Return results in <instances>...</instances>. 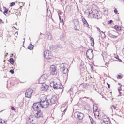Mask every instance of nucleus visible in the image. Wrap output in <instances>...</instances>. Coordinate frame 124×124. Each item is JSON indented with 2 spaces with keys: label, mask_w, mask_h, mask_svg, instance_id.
I'll return each mask as SVG.
<instances>
[{
  "label": "nucleus",
  "mask_w": 124,
  "mask_h": 124,
  "mask_svg": "<svg viewBox=\"0 0 124 124\" xmlns=\"http://www.w3.org/2000/svg\"><path fill=\"white\" fill-rule=\"evenodd\" d=\"M111 108L112 110H116L117 109V107L115 106L114 105H112L111 106Z\"/></svg>",
  "instance_id": "obj_26"
},
{
  "label": "nucleus",
  "mask_w": 124,
  "mask_h": 124,
  "mask_svg": "<svg viewBox=\"0 0 124 124\" xmlns=\"http://www.w3.org/2000/svg\"><path fill=\"white\" fill-rule=\"evenodd\" d=\"M58 100V97L57 96H53L50 99L51 104H55Z\"/></svg>",
  "instance_id": "obj_16"
},
{
  "label": "nucleus",
  "mask_w": 124,
  "mask_h": 124,
  "mask_svg": "<svg viewBox=\"0 0 124 124\" xmlns=\"http://www.w3.org/2000/svg\"><path fill=\"white\" fill-rule=\"evenodd\" d=\"M91 41L92 42H94V40L93 39V38L91 37Z\"/></svg>",
  "instance_id": "obj_37"
},
{
  "label": "nucleus",
  "mask_w": 124,
  "mask_h": 124,
  "mask_svg": "<svg viewBox=\"0 0 124 124\" xmlns=\"http://www.w3.org/2000/svg\"><path fill=\"white\" fill-rule=\"evenodd\" d=\"M113 23V20H110L108 22V24H112Z\"/></svg>",
  "instance_id": "obj_36"
},
{
  "label": "nucleus",
  "mask_w": 124,
  "mask_h": 124,
  "mask_svg": "<svg viewBox=\"0 0 124 124\" xmlns=\"http://www.w3.org/2000/svg\"><path fill=\"white\" fill-rule=\"evenodd\" d=\"M90 120H91V123L92 124H96V122L92 118V117H90Z\"/></svg>",
  "instance_id": "obj_24"
},
{
  "label": "nucleus",
  "mask_w": 124,
  "mask_h": 124,
  "mask_svg": "<svg viewBox=\"0 0 124 124\" xmlns=\"http://www.w3.org/2000/svg\"><path fill=\"white\" fill-rule=\"evenodd\" d=\"M107 84L108 85V87L109 89H110V84H109L108 83H107Z\"/></svg>",
  "instance_id": "obj_38"
},
{
  "label": "nucleus",
  "mask_w": 124,
  "mask_h": 124,
  "mask_svg": "<svg viewBox=\"0 0 124 124\" xmlns=\"http://www.w3.org/2000/svg\"><path fill=\"white\" fill-rule=\"evenodd\" d=\"M40 104L42 108H48L50 103L48 99L45 95H42L40 100Z\"/></svg>",
  "instance_id": "obj_1"
},
{
  "label": "nucleus",
  "mask_w": 124,
  "mask_h": 124,
  "mask_svg": "<svg viewBox=\"0 0 124 124\" xmlns=\"http://www.w3.org/2000/svg\"><path fill=\"white\" fill-rule=\"evenodd\" d=\"M117 77L118 79H122V77L120 75H118Z\"/></svg>",
  "instance_id": "obj_34"
},
{
  "label": "nucleus",
  "mask_w": 124,
  "mask_h": 124,
  "mask_svg": "<svg viewBox=\"0 0 124 124\" xmlns=\"http://www.w3.org/2000/svg\"><path fill=\"white\" fill-rule=\"evenodd\" d=\"M28 121L31 124H38V120L35 119V117L33 115H30L29 117Z\"/></svg>",
  "instance_id": "obj_4"
},
{
  "label": "nucleus",
  "mask_w": 124,
  "mask_h": 124,
  "mask_svg": "<svg viewBox=\"0 0 124 124\" xmlns=\"http://www.w3.org/2000/svg\"><path fill=\"white\" fill-rule=\"evenodd\" d=\"M82 121H77L76 123H75L74 124H82Z\"/></svg>",
  "instance_id": "obj_27"
},
{
  "label": "nucleus",
  "mask_w": 124,
  "mask_h": 124,
  "mask_svg": "<svg viewBox=\"0 0 124 124\" xmlns=\"http://www.w3.org/2000/svg\"><path fill=\"white\" fill-rule=\"evenodd\" d=\"M114 12L116 14H119V13H118V10H117V9H114Z\"/></svg>",
  "instance_id": "obj_33"
},
{
  "label": "nucleus",
  "mask_w": 124,
  "mask_h": 124,
  "mask_svg": "<svg viewBox=\"0 0 124 124\" xmlns=\"http://www.w3.org/2000/svg\"><path fill=\"white\" fill-rule=\"evenodd\" d=\"M32 93H33V90L31 88L28 89L26 90L25 93V97L27 98H31L32 95Z\"/></svg>",
  "instance_id": "obj_6"
},
{
  "label": "nucleus",
  "mask_w": 124,
  "mask_h": 124,
  "mask_svg": "<svg viewBox=\"0 0 124 124\" xmlns=\"http://www.w3.org/2000/svg\"><path fill=\"white\" fill-rule=\"evenodd\" d=\"M33 47H34L33 45L30 44L28 47V49L29 50H32V49H33Z\"/></svg>",
  "instance_id": "obj_22"
},
{
  "label": "nucleus",
  "mask_w": 124,
  "mask_h": 124,
  "mask_svg": "<svg viewBox=\"0 0 124 124\" xmlns=\"http://www.w3.org/2000/svg\"><path fill=\"white\" fill-rule=\"evenodd\" d=\"M67 110V108H66L65 109H64V111H63V113H65V112H66V110Z\"/></svg>",
  "instance_id": "obj_39"
},
{
  "label": "nucleus",
  "mask_w": 124,
  "mask_h": 124,
  "mask_svg": "<svg viewBox=\"0 0 124 124\" xmlns=\"http://www.w3.org/2000/svg\"><path fill=\"white\" fill-rule=\"evenodd\" d=\"M0 124H6V121L2 119H0Z\"/></svg>",
  "instance_id": "obj_21"
},
{
  "label": "nucleus",
  "mask_w": 124,
  "mask_h": 124,
  "mask_svg": "<svg viewBox=\"0 0 124 124\" xmlns=\"http://www.w3.org/2000/svg\"><path fill=\"white\" fill-rule=\"evenodd\" d=\"M3 35V30L0 31V36H2Z\"/></svg>",
  "instance_id": "obj_28"
},
{
  "label": "nucleus",
  "mask_w": 124,
  "mask_h": 124,
  "mask_svg": "<svg viewBox=\"0 0 124 124\" xmlns=\"http://www.w3.org/2000/svg\"><path fill=\"white\" fill-rule=\"evenodd\" d=\"M47 81V78L45 77V76H42L39 79V84H44L45 82Z\"/></svg>",
  "instance_id": "obj_14"
},
{
  "label": "nucleus",
  "mask_w": 124,
  "mask_h": 124,
  "mask_svg": "<svg viewBox=\"0 0 124 124\" xmlns=\"http://www.w3.org/2000/svg\"><path fill=\"white\" fill-rule=\"evenodd\" d=\"M9 72L11 73V74H14V71L13 70H10Z\"/></svg>",
  "instance_id": "obj_32"
},
{
  "label": "nucleus",
  "mask_w": 124,
  "mask_h": 124,
  "mask_svg": "<svg viewBox=\"0 0 124 124\" xmlns=\"http://www.w3.org/2000/svg\"><path fill=\"white\" fill-rule=\"evenodd\" d=\"M50 73L52 75H56L58 72H57V67L55 65H52L50 66Z\"/></svg>",
  "instance_id": "obj_11"
},
{
  "label": "nucleus",
  "mask_w": 124,
  "mask_h": 124,
  "mask_svg": "<svg viewBox=\"0 0 124 124\" xmlns=\"http://www.w3.org/2000/svg\"><path fill=\"white\" fill-rule=\"evenodd\" d=\"M50 87H52L55 90L62 89L63 88L62 84L60 82H56V81H52L50 83Z\"/></svg>",
  "instance_id": "obj_3"
},
{
  "label": "nucleus",
  "mask_w": 124,
  "mask_h": 124,
  "mask_svg": "<svg viewBox=\"0 0 124 124\" xmlns=\"http://www.w3.org/2000/svg\"><path fill=\"white\" fill-rule=\"evenodd\" d=\"M34 116L35 118L39 119L40 118H43V112L41 110H37L34 114Z\"/></svg>",
  "instance_id": "obj_9"
},
{
  "label": "nucleus",
  "mask_w": 124,
  "mask_h": 124,
  "mask_svg": "<svg viewBox=\"0 0 124 124\" xmlns=\"http://www.w3.org/2000/svg\"><path fill=\"white\" fill-rule=\"evenodd\" d=\"M110 37H111V38H114V39H116V38H118V37L119 36H118V35H112V34H110Z\"/></svg>",
  "instance_id": "obj_25"
},
{
  "label": "nucleus",
  "mask_w": 124,
  "mask_h": 124,
  "mask_svg": "<svg viewBox=\"0 0 124 124\" xmlns=\"http://www.w3.org/2000/svg\"><path fill=\"white\" fill-rule=\"evenodd\" d=\"M114 29L117 31H122V27L119 25H115L114 26Z\"/></svg>",
  "instance_id": "obj_18"
},
{
  "label": "nucleus",
  "mask_w": 124,
  "mask_h": 124,
  "mask_svg": "<svg viewBox=\"0 0 124 124\" xmlns=\"http://www.w3.org/2000/svg\"><path fill=\"white\" fill-rule=\"evenodd\" d=\"M83 87L85 89H87V88H88V85L87 84H85L83 85Z\"/></svg>",
  "instance_id": "obj_35"
},
{
  "label": "nucleus",
  "mask_w": 124,
  "mask_h": 124,
  "mask_svg": "<svg viewBox=\"0 0 124 124\" xmlns=\"http://www.w3.org/2000/svg\"><path fill=\"white\" fill-rule=\"evenodd\" d=\"M119 62H122V60H121V59H119Z\"/></svg>",
  "instance_id": "obj_42"
},
{
  "label": "nucleus",
  "mask_w": 124,
  "mask_h": 124,
  "mask_svg": "<svg viewBox=\"0 0 124 124\" xmlns=\"http://www.w3.org/2000/svg\"><path fill=\"white\" fill-rule=\"evenodd\" d=\"M87 58L89 59V60H92L93 58V49H89L86 52Z\"/></svg>",
  "instance_id": "obj_8"
},
{
  "label": "nucleus",
  "mask_w": 124,
  "mask_h": 124,
  "mask_svg": "<svg viewBox=\"0 0 124 124\" xmlns=\"http://www.w3.org/2000/svg\"><path fill=\"white\" fill-rule=\"evenodd\" d=\"M0 23H2V24H3L4 22H2V19H0Z\"/></svg>",
  "instance_id": "obj_40"
},
{
  "label": "nucleus",
  "mask_w": 124,
  "mask_h": 124,
  "mask_svg": "<svg viewBox=\"0 0 124 124\" xmlns=\"http://www.w3.org/2000/svg\"><path fill=\"white\" fill-rule=\"evenodd\" d=\"M89 17L98 19H101V15L99 14V12L97 10H93L92 13L89 14Z\"/></svg>",
  "instance_id": "obj_2"
},
{
  "label": "nucleus",
  "mask_w": 124,
  "mask_h": 124,
  "mask_svg": "<svg viewBox=\"0 0 124 124\" xmlns=\"http://www.w3.org/2000/svg\"><path fill=\"white\" fill-rule=\"evenodd\" d=\"M22 7V6L20 7V8Z\"/></svg>",
  "instance_id": "obj_45"
},
{
  "label": "nucleus",
  "mask_w": 124,
  "mask_h": 124,
  "mask_svg": "<svg viewBox=\"0 0 124 124\" xmlns=\"http://www.w3.org/2000/svg\"><path fill=\"white\" fill-rule=\"evenodd\" d=\"M11 110L12 111H14V112H16V109H15L14 107H11Z\"/></svg>",
  "instance_id": "obj_30"
},
{
  "label": "nucleus",
  "mask_w": 124,
  "mask_h": 124,
  "mask_svg": "<svg viewBox=\"0 0 124 124\" xmlns=\"http://www.w3.org/2000/svg\"><path fill=\"white\" fill-rule=\"evenodd\" d=\"M103 121L105 123V124H111L110 118L105 114L103 115Z\"/></svg>",
  "instance_id": "obj_12"
},
{
  "label": "nucleus",
  "mask_w": 124,
  "mask_h": 124,
  "mask_svg": "<svg viewBox=\"0 0 124 124\" xmlns=\"http://www.w3.org/2000/svg\"><path fill=\"white\" fill-rule=\"evenodd\" d=\"M100 33H102V34L103 35V37H105V34H104V33H103V32L102 31H100Z\"/></svg>",
  "instance_id": "obj_31"
},
{
  "label": "nucleus",
  "mask_w": 124,
  "mask_h": 124,
  "mask_svg": "<svg viewBox=\"0 0 124 124\" xmlns=\"http://www.w3.org/2000/svg\"><path fill=\"white\" fill-rule=\"evenodd\" d=\"M61 1H64V0H61Z\"/></svg>",
  "instance_id": "obj_44"
},
{
  "label": "nucleus",
  "mask_w": 124,
  "mask_h": 124,
  "mask_svg": "<svg viewBox=\"0 0 124 124\" xmlns=\"http://www.w3.org/2000/svg\"><path fill=\"white\" fill-rule=\"evenodd\" d=\"M41 105L40 102L35 103L33 105V108L35 111L40 110V108H41Z\"/></svg>",
  "instance_id": "obj_10"
},
{
  "label": "nucleus",
  "mask_w": 124,
  "mask_h": 124,
  "mask_svg": "<svg viewBox=\"0 0 124 124\" xmlns=\"http://www.w3.org/2000/svg\"><path fill=\"white\" fill-rule=\"evenodd\" d=\"M3 9H4V12H3V14L5 15H6L7 13H8V9L6 8L5 7H3Z\"/></svg>",
  "instance_id": "obj_20"
},
{
  "label": "nucleus",
  "mask_w": 124,
  "mask_h": 124,
  "mask_svg": "<svg viewBox=\"0 0 124 124\" xmlns=\"http://www.w3.org/2000/svg\"><path fill=\"white\" fill-rule=\"evenodd\" d=\"M16 62V60H14L13 58H11L9 59V62L11 64H12V65H13V64H14V63Z\"/></svg>",
  "instance_id": "obj_19"
},
{
  "label": "nucleus",
  "mask_w": 124,
  "mask_h": 124,
  "mask_svg": "<svg viewBox=\"0 0 124 124\" xmlns=\"http://www.w3.org/2000/svg\"><path fill=\"white\" fill-rule=\"evenodd\" d=\"M44 56L46 59H49L50 58V52L49 50H45L44 52Z\"/></svg>",
  "instance_id": "obj_17"
},
{
  "label": "nucleus",
  "mask_w": 124,
  "mask_h": 124,
  "mask_svg": "<svg viewBox=\"0 0 124 124\" xmlns=\"http://www.w3.org/2000/svg\"><path fill=\"white\" fill-rule=\"evenodd\" d=\"M66 66H67V65L64 63L61 64L60 66L62 71L64 74L68 73V69L66 67Z\"/></svg>",
  "instance_id": "obj_7"
},
{
  "label": "nucleus",
  "mask_w": 124,
  "mask_h": 124,
  "mask_svg": "<svg viewBox=\"0 0 124 124\" xmlns=\"http://www.w3.org/2000/svg\"><path fill=\"white\" fill-rule=\"evenodd\" d=\"M115 58L116 59H119V57H115Z\"/></svg>",
  "instance_id": "obj_43"
},
{
  "label": "nucleus",
  "mask_w": 124,
  "mask_h": 124,
  "mask_svg": "<svg viewBox=\"0 0 124 124\" xmlns=\"http://www.w3.org/2000/svg\"><path fill=\"white\" fill-rule=\"evenodd\" d=\"M74 116L77 119H79V120H80V121H82V120L84 119V117H85L84 114L79 111L75 112L74 113Z\"/></svg>",
  "instance_id": "obj_5"
},
{
  "label": "nucleus",
  "mask_w": 124,
  "mask_h": 124,
  "mask_svg": "<svg viewBox=\"0 0 124 124\" xmlns=\"http://www.w3.org/2000/svg\"><path fill=\"white\" fill-rule=\"evenodd\" d=\"M49 89V85L46 84H42V86L41 87V91H47Z\"/></svg>",
  "instance_id": "obj_15"
},
{
  "label": "nucleus",
  "mask_w": 124,
  "mask_h": 124,
  "mask_svg": "<svg viewBox=\"0 0 124 124\" xmlns=\"http://www.w3.org/2000/svg\"><path fill=\"white\" fill-rule=\"evenodd\" d=\"M15 2H12V3H11V4H10V7H12V6H14V5H15Z\"/></svg>",
  "instance_id": "obj_29"
},
{
  "label": "nucleus",
  "mask_w": 124,
  "mask_h": 124,
  "mask_svg": "<svg viewBox=\"0 0 124 124\" xmlns=\"http://www.w3.org/2000/svg\"><path fill=\"white\" fill-rule=\"evenodd\" d=\"M80 2H82L83 1V0H79Z\"/></svg>",
  "instance_id": "obj_41"
},
{
  "label": "nucleus",
  "mask_w": 124,
  "mask_h": 124,
  "mask_svg": "<svg viewBox=\"0 0 124 124\" xmlns=\"http://www.w3.org/2000/svg\"><path fill=\"white\" fill-rule=\"evenodd\" d=\"M93 112L95 117L96 118H98V117H99V109H98V108H97V107H93Z\"/></svg>",
  "instance_id": "obj_13"
},
{
  "label": "nucleus",
  "mask_w": 124,
  "mask_h": 124,
  "mask_svg": "<svg viewBox=\"0 0 124 124\" xmlns=\"http://www.w3.org/2000/svg\"><path fill=\"white\" fill-rule=\"evenodd\" d=\"M83 23L84 24V25H86L87 26H89V24H88V22H87V20L85 18L82 19Z\"/></svg>",
  "instance_id": "obj_23"
}]
</instances>
